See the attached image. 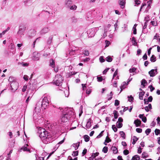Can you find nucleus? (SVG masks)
<instances>
[{
  "label": "nucleus",
  "mask_w": 160,
  "mask_h": 160,
  "mask_svg": "<svg viewBox=\"0 0 160 160\" xmlns=\"http://www.w3.org/2000/svg\"><path fill=\"white\" fill-rule=\"evenodd\" d=\"M74 113L72 109L68 108H65L63 111L61 120L63 122H68L73 118Z\"/></svg>",
  "instance_id": "nucleus-1"
},
{
  "label": "nucleus",
  "mask_w": 160,
  "mask_h": 160,
  "mask_svg": "<svg viewBox=\"0 0 160 160\" xmlns=\"http://www.w3.org/2000/svg\"><path fill=\"white\" fill-rule=\"evenodd\" d=\"M38 133L39 134V136L42 140H45L46 141L48 142L49 140V138H50L49 135H48V132L43 128H41L39 129Z\"/></svg>",
  "instance_id": "nucleus-2"
},
{
  "label": "nucleus",
  "mask_w": 160,
  "mask_h": 160,
  "mask_svg": "<svg viewBox=\"0 0 160 160\" xmlns=\"http://www.w3.org/2000/svg\"><path fill=\"white\" fill-rule=\"evenodd\" d=\"M63 81L62 76L60 75L55 76L54 79L53 80V84L58 86L62 85Z\"/></svg>",
  "instance_id": "nucleus-3"
},
{
  "label": "nucleus",
  "mask_w": 160,
  "mask_h": 160,
  "mask_svg": "<svg viewBox=\"0 0 160 160\" xmlns=\"http://www.w3.org/2000/svg\"><path fill=\"white\" fill-rule=\"evenodd\" d=\"M49 101L47 97H44L42 99L41 108L42 109H46L47 107L49 105Z\"/></svg>",
  "instance_id": "nucleus-4"
},
{
  "label": "nucleus",
  "mask_w": 160,
  "mask_h": 160,
  "mask_svg": "<svg viewBox=\"0 0 160 160\" xmlns=\"http://www.w3.org/2000/svg\"><path fill=\"white\" fill-rule=\"evenodd\" d=\"M11 89L13 92H15L18 88V83L17 82L14 81L10 83Z\"/></svg>",
  "instance_id": "nucleus-5"
},
{
  "label": "nucleus",
  "mask_w": 160,
  "mask_h": 160,
  "mask_svg": "<svg viewBox=\"0 0 160 160\" xmlns=\"http://www.w3.org/2000/svg\"><path fill=\"white\" fill-rule=\"evenodd\" d=\"M26 30V28L23 26H21L19 27V29L17 34L19 35H20L21 37L22 35H23V33Z\"/></svg>",
  "instance_id": "nucleus-6"
},
{
  "label": "nucleus",
  "mask_w": 160,
  "mask_h": 160,
  "mask_svg": "<svg viewBox=\"0 0 160 160\" xmlns=\"http://www.w3.org/2000/svg\"><path fill=\"white\" fill-rule=\"evenodd\" d=\"M50 29L48 27H45L42 28L40 31V33L41 35H43L48 32Z\"/></svg>",
  "instance_id": "nucleus-7"
},
{
  "label": "nucleus",
  "mask_w": 160,
  "mask_h": 160,
  "mask_svg": "<svg viewBox=\"0 0 160 160\" xmlns=\"http://www.w3.org/2000/svg\"><path fill=\"white\" fill-rule=\"evenodd\" d=\"M157 69H152L148 73L150 75V77H153L157 73Z\"/></svg>",
  "instance_id": "nucleus-8"
},
{
  "label": "nucleus",
  "mask_w": 160,
  "mask_h": 160,
  "mask_svg": "<svg viewBox=\"0 0 160 160\" xmlns=\"http://www.w3.org/2000/svg\"><path fill=\"white\" fill-rule=\"evenodd\" d=\"M88 33H89V36L90 37H93L95 33V30L94 29H91L89 30Z\"/></svg>",
  "instance_id": "nucleus-9"
},
{
  "label": "nucleus",
  "mask_w": 160,
  "mask_h": 160,
  "mask_svg": "<svg viewBox=\"0 0 160 160\" xmlns=\"http://www.w3.org/2000/svg\"><path fill=\"white\" fill-rule=\"evenodd\" d=\"M118 2L120 7L123 9L125 7L126 3L125 0H119Z\"/></svg>",
  "instance_id": "nucleus-10"
},
{
  "label": "nucleus",
  "mask_w": 160,
  "mask_h": 160,
  "mask_svg": "<svg viewBox=\"0 0 160 160\" xmlns=\"http://www.w3.org/2000/svg\"><path fill=\"white\" fill-rule=\"evenodd\" d=\"M28 145L27 144L26 145L22 147L21 149V150H22L24 151H28L30 152V150L29 148H28Z\"/></svg>",
  "instance_id": "nucleus-11"
},
{
  "label": "nucleus",
  "mask_w": 160,
  "mask_h": 160,
  "mask_svg": "<svg viewBox=\"0 0 160 160\" xmlns=\"http://www.w3.org/2000/svg\"><path fill=\"white\" fill-rule=\"evenodd\" d=\"M72 4V0H66L65 1V5L67 8L70 7V5Z\"/></svg>",
  "instance_id": "nucleus-12"
},
{
  "label": "nucleus",
  "mask_w": 160,
  "mask_h": 160,
  "mask_svg": "<svg viewBox=\"0 0 160 160\" xmlns=\"http://www.w3.org/2000/svg\"><path fill=\"white\" fill-rule=\"evenodd\" d=\"M134 123L135 124L136 127H138L141 125V121L140 120L137 119L134 121Z\"/></svg>",
  "instance_id": "nucleus-13"
},
{
  "label": "nucleus",
  "mask_w": 160,
  "mask_h": 160,
  "mask_svg": "<svg viewBox=\"0 0 160 160\" xmlns=\"http://www.w3.org/2000/svg\"><path fill=\"white\" fill-rule=\"evenodd\" d=\"M91 119H89L87 123V124L86 125V128L88 129H89V128H90L91 127Z\"/></svg>",
  "instance_id": "nucleus-14"
},
{
  "label": "nucleus",
  "mask_w": 160,
  "mask_h": 160,
  "mask_svg": "<svg viewBox=\"0 0 160 160\" xmlns=\"http://www.w3.org/2000/svg\"><path fill=\"white\" fill-rule=\"evenodd\" d=\"M49 62V65L52 68H54L55 67V65L54 61L52 59H51L50 60Z\"/></svg>",
  "instance_id": "nucleus-15"
},
{
  "label": "nucleus",
  "mask_w": 160,
  "mask_h": 160,
  "mask_svg": "<svg viewBox=\"0 0 160 160\" xmlns=\"http://www.w3.org/2000/svg\"><path fill=\"white\" fill-rule=\"evenodd\" d=\"M39 105H39L38 104H36V107H35L34 112L35 111L37 113L39 112L40 109Z\"/></svg>",
  "instance_id": "nucleus-16"
},
{
  "label": "nucleus",
  "mask_w": 160,
  "mask_h": 160,
  "mask_svg": "<svg viewBox=\"0 0 160 160\" xmlns=\"http://www.w3.org/2000/svg\"><path fill=\"white\" fill-rule=\"evenodd\" d=\"M145 111L148 112L149 111V109H152V105L151 104H149L148 106H146L144 108Z\"/></svg>",
  "instance_id": "nucleus-17"
},
{
  "label": "nucleus",
  "mask_w": 160,
  "mask_h": 160,
  "mask_svg": "<svg viewBox=\"0 0 160 160\" xmlns=\"http://www.w3.org/2000/svg\"><path fill=\"white\" fill-rule=\"evenodd\" d=\"M18 65H21L23 67H27L29 65V63H25L23 62H19L18 63Z\"/></svg>",
  "instance_id": "nucleus-18"
},
{
  "label": "nucleus",
  "mask_w": 160,
  "mask_h": 160,
  "mask_svg": "<svg viewBox=\"0 0 160 160\" xmlns=\"http://www.w3.org/2000/svg\"><path fill=\"white\" fill-rule=\"evenodd\" d=\"M127 84V83H126V82H123L120 87V88L121 89V92L125 88V86Z\"/></svg>",
  "instance_id": "nucleus-19"
},
{
  "label": "nucleus",
  "mask_w": 160,
  "mask_h": 160,
  "mask_svg": "<svg viewBox=\"0 0 160 160\" xmlns=\"http://www.w3.org/2000/svg\"><path fill=\"white\" fill-rule=\"evenodd\" d=\"M145 94V92H140L139 93V99L140 100H142L143 99V96Z\"/></svg>",
  "instance_id": "nucleus-20"
},
{
  "label": "nucleus",
  "mask_w": 160,
  "mask_h": 160,
  "mask_svg": "<svg viewBox=\"0 0 160 160\" xmlns=\"http://www.w3.org/2000/svg\"><path fill=\"white\" fill-rule=\"evenodd\" d=\"M53 38V36L52 35H51L49 37L47 41V42L48 44H50L52 43Z\"/></svg>",
  "instance_id": "nucleus-21"
},
{
  "label": "nucleus",
  "mask_w": 160,
  "mask_h": 160,
  "mask_svg": "<svg viewBox=\"0 0 160 160\" xmlns=\"http://www.w3.org/2000/svg\"><path fill=\"white\" fill-rule=\"evenodd\" d=\"M150 60L152 62H154L156 61V57L154 55H152L150 58Z\"/></svg>",
  "instance_id": "nucleus-22"
},
{
  "label": "nucleus",
  "mask_w": 160,
  "mask_h": 160,
  "mask_svg": "<svg viewBox=\"0 0 160 160\" xmlns=\"http://www.w3.org/2000/svg\"><path fill=\"white\" fill-rule=\"evenodd\" d=\"M82 54H84L85 56H88L89 55V53L88 50L86 49L84 50L82 52Z\"/></svg>",
  "instance_id": "nucleus-23"
},
{
  "label": "nucleus",
  "mask_w": 160,
  "mask_h": 160,
  "mask_svg": "<svg viewBox=\"0 0 160 160\" xmlns=\"http://www.w3.org/2000/svg\"><path fill=\"white\" fill-rule=\"evenodd\" d=\"M80 145V142H78L76 143H74L73 144V146L74 147L75 150H77Z\"/></svg>",
  "instance_id": "nucleus-24"
},
{
  "label": "nucleus",
  "mask_w": 160,
  "mask_h": 160,
  "mask_svg": "<svg viewBox=\"0 0 160 160\" xmlns=\"http://www.w3.org/2000/svg\"><path fill=\"white\" fill-rule=\"evenodd\" d=\"M113 114L114 118L115 119H117L118 117V112L116 110H114L113 111Z\"/></svg>",
  "instance_id": "nucleus-25"
},
{
  "label": "nucleus",
  "mask_w": 160,
  "mask_h": 160,
  "mask_svg": "<svg viewBox=\"0 0 160 160\" xmlns=\"http://www.w3.org/2000/svg\"><path fill=\"white\" fill-rule=\"evenodd\" d=\"M140 158L139 156L137 155H134L133 156L132 159V160H138L140 159Z\"/></svg>",
  "instance_id": "nucleus-26"
},
{
  "label": "nucleus",
  "mask_w": 160,
  "mask_h": 160,
  "mask_svg": "<svg viewBox=\"0 0 160 160\" xmlns=\"http://www.w3.org/2000/svg\"><path fill=\"white\" fill-rule=\"evenodd\" d=\"M138 138L136 136H133L132 138L133 142H132V144L134 145L135 143L136 142L138 141Z\"/></svg>",
  "instance_id": "nucleus-27"
},
{
  "label": "nucleus",
  "mask_w": 160,
  "mask_h": 160,
  "mask_svg": "<svg viewBox=\"0 0 160 160\" xmlns=\"http://www.w3.org/2000/svg\"><path fill=\"white\" fill-rule=\"evenodd\" d=\"M112 150L113 153L114 154H116L118 152L117 148L115 147H112Z\"/></svg>",
  "instance_id": "nucleus-28"
},
{
  "label": "nucleus",
  "mask_w": 160,
  "mask_h": 160,
  "mask_svg": "<svg viewBox=\"0 0 160 160\" xmlns=\"http://www.w3.org/2000/svg\"><path fill=\"white\" fill-rule=\"evenodd\" d=\"M84 140L86 142H88L90 138L88 135H85L84 136Z\"/></svg>",
  "instance_id": "nucleus-29"
},
{
  "label": "nucleus",
  "mask_w": 160,
  "mask_h": 160,
  "mask_svg": "<svg viewBox=\"0 0 160 160\" xmlns=\"http://www.w3.org/2000/svg\"><path fill=\"white\" fill-rule=\"evenodd\" d=\"M132 42L133 45L134 46H136L137 44V42L136 41L135 38L133 37L132 39Z\"/></svg>",
  "instance_id": "nucleus-30"
},
{
  "label": "nucleus",
  "mask_w": 160,
  "mask_h": 160,
  "mask_svg": "<svg viewBox=\"0 0 160 160\" xmlns=\"http://www.w3.org/2000/svg\"><path fill=\"white\" fill-rule=\"evenodd\" d=\"M24 3L26 5H28L32 3V0H27L24 2Z\"/></svg>",
  "instance_id": "nucleus-31"
},
{
  "label": "nucleus",
  "mask_w": 160,
  "mask_h": 160,
  "mask_svg": "<svg viewBox=\"0 0 160 160\" xmlns=\"http://www.w3.org/2000/svg\"><path fill=\"white\" fill-rule=\"evenodd\" d=\"M152 0H149L147 2V3H148V6L147 7V9H149L151 7L150 6V4L152 3Z\"/></svg>",
  "instance_id": "nucleus-32"
},
{
  "label": "nucleus",
  "mask_w": 160,
  "mask_h": 160,
  "mask_svg": "<svg viewBox=\"0 0 160 160\" xmlns=\"http://www.w3.org/2000/svg\"><path fill=\"white\" fill-rule=\"evenodd\" d=\"M112 60V58L110 56H108L106 58V60L108 62H111Z\"/></svg>",
  "instance_id": "nucleus-33"
},
{
  "label": "nucleus",
  "mask_w": 160,
  "mask_h": 160,
  "mask_svg": "<svg viewBox=\"0 0 160 160\" xmlns=\"http://www.w3.org/2000/svg\"><path fill=\"white\" fill-rule=\"evenodd\" d=\"M99 154L98 152H96V153H92V156L93 158H95L97 156H98Z\"/></svg>",
  "instance_id": "nucleus-34"
},
{
  "label": "nucleus",
  "mask_w": 160,
  "mask_h": 160,
  "mask_svg": "<svg viewBox=\"0 0 160 160\" xmlns=\"http://www.w3.org/2000/svg\"><path fill=\"white\" fill-rule=\"evenodd\" d=\"M128 101L130 102H132L134 99L133 98L132 95H130V96H128Z\"/></svg>",
  "instance_id": "nucleus-35"
},
{
  "label": "nucleus",
  "mask_w": 160,
  "mask_h": 160,
  "mask_svg": "<svg viewBox=\"0 0 160 160\" xmlns=\"http://www.w3.org/2000/svg\"><path fill=\"white\" fill-rule=\"evenodd\" d=\"M117 126L118 128H120L122 127V124L120 122H117L116 123Z\"/></svg>",
  "instance_id": "nucleus-36"
},
{
  "label": "nucleus",
  "mask_w": 160,
  "mask_h": 160,
  "mask_svg": "<svg viewBox=\"0 0 160 160\" xmlns=\"http://www.w3.org/2000/svg\"><path fill=\"white\" fill-rule=\"evenodd\" d=\"M8 81L10 83L11 82H13L16 81L15 79H14V78L12 77H10L9 78V79H8Z\"/></svg>",
  "instance_id": "nucleus-37"
},
{
  "label": "nucleus",
  "mask_w": 160,
  "mask_h": 160,
  "mask_svg": "<svg viewBox=\"0 0 160 160\" xmlns=\"http://www.w3.org/2000/svg\"><path fill=\"white\" fill-rule=\"evenodd\" d=\"M78 151H73L72 155L73 157L77 156L78 155Z\"/></svg>",
  "instance_id": "nucleus-38"
},
{
  "label": "nucleus",
  "mask_w": 160,
  "mask_h": 160,
  "mask_svg": "<svg viewBox=\"0 0 160 160\" xmlns=\"http://www.w3.org/2000/svg\"><path fill=\"white\" fill-rule=\"evenodd\" d=\"M120 134L122 137L123 139H125V133L123 131L120 132Z\"/></svg>",
  "instance_id": "nucleus-39"
},
{
  "label": "nucleus",
  "mask_w": 160,
  "mask_h": 160,
  "mask_svg": "<svg viewBox=\"0 0 160 160\" xmlns=\"http://www.w3.org/2000/svg\"><path fill=\"white\" fill-rule=\"evenodd\" d=\"M68 8H69L70 10H76L77 8V7L75 5H73L71 6H70Z\"/></svg>",
  "instance_id": "nucleus-40"
},
{
  "label": "nucleus",
  "mask_w": 160,
  "mask_h": 160,
  "mask_svg": "<svg viewBox=\"0 0 160 160\" xmlns=\"http://www.w3.org/2000/svg\"><path fill=\"white\" fill-rule=\"evenodd\" d=\"M155 132L156 135H158L160 134V129H156L155 130Z\"/></svg>",
  "instance_id": "nucleus-41"
},
{
  "label": "nucleus",
  "mask_w": 160,
  "mask_h": 160,
  "mask_svg": "<svg viewBox=\"0 0 160 160\" xmlns=\"http://www.w3.org/2000/svg\"><path fill=\"white\" fill-rule=\"evenodd\" d=\"M108 148L107 147L105 146L103 148L102 151L104 153H106L108 151Z\"/></svg>",
  "instance_id": "nucleus-42"
},
{
  "label": "nucleus",
  "mask_w": 160,
  "mask_h": 160,
  "mask_svg": "<svg viewBox=\"0 0 160 160\" xmlns=\"http://www.w3.org/2000/svg\"><path fill=\"white\" fill-rule=\"evenodd\" d=\"M151 132V129L150 128L147 129L145 131V133L147 135L149 134Z\"/></svg>",
  "instance_id": "nucleus-43"
},
{
  "label": "nucleus",
  "mask_w": 160,
  "mask_h": 160,
  "mask_svg": "<svg viewBox=\"0 0 160 160\" xmlns=\"http://www.w3.org/2000/svg\"><path fill=\"white\" fill-rule=\"evenodd\" d=\"M147 23L145 22L144 23V25L143 27V30H142V32L143 33H145L146 32L144 31V29H145L147 27Z\"/></svg>",
  "instance_id": "nucleus-44"
},
{
  "label": "nucleus",
  "mask_w": 160,
  "mask_h": 160,
  "mask_svg": "<svg viewBox=\"0 0 160 160\" xmlns=\"http://www.w3.org/2000/svg\"><path fill=\"white\" fill-rule=\"evenodd\" d=\"M64 93H65V97H68L69 94L68 91L67 89H65L64 91Z\"/></svg>",
  "instance_id": "nucleus-45"
},
{
  "label": "nucleus",
  "mask_w": 160,
  "mask_h": 160,
  "mask_svg": "<svg viewBox=\"0 0 160 160\" xmlns=\"http://www.w3.org/2000/svg\"><path fill=\"white\" fill-rule=\"evenodd\" d=\"M10 29V28L9 27H8L5 30H4L2 32V34H3V35H4Z\"/></svg>",
  "instance_id": "nucleus-46"
},
{
  "label": "nucleus",
  "mask_w": 160,
  "mask_h": 160,
  "mask_svg": "<svg viewBox=\"0 0 160 160\" xmlns=\"http://www.w3.org/2000/svg\"><path fill=\"white\" fill-rule=\"evenodd\" d=\"M112 128L115 132H116L118 130L117 128L115 125H113L112 126Z\"/></svg>",
  "instance_id": "nucleus-47"
},
{
  "label": "nucleus",
  "mask_w": 160,
  "mask_h": 160,
  "mask_svg": "<svg viewBox=\"0 0 160 160\" xmlns=\"http://www.w3.org/2000/svg\"><path fill=\"white\" fill-rule=\"evenodd\" d=\"M111 141V140L109 138L108 136V135L106 137L105 140V142H106L107 143H108Z\"/></svg>",
  "instance_id": "nucleus-48"
},
{
  "label": "nucleus",
  "mask_w": 160,
  "mask_h": 160,
  "mask_svg": "<svg viewBox=\"0 0 160 160\" xmlns=\"http://www.w3.org/2000/svg\"><path fill=\"white\" fill-rule=\"evenodd\" d=\"M99 61L101 62H103L105 61V60L104 59L103 57L101 56L99 58Z\"/></svg>",
  "instance_id": "nucleus-49"
},
{
  "label": "nucleus",
  "mask_w": 160,
  "mask_h": 160,
  "mask_svg": "<svg viewBox=\"0 0 160 160\" xmlns=\"http://www.w3.org/2000/svg\"><path fill=\"white\" fill-rule=\"evenodd\" d=\"M141 85L143 86H145V84L146 83H147V81L145 79H143L141 82Z\"/></svg>",
  "instance_id": "nucleus-50"
},
{
  "label": "nucleus",
  "mask_w": 160,
  "mask_h": 160,
  "mask_svg": "<svg viewBox=\"0 0 160 160\" xmlns=\"http://www.w3.org/2000/svg\"><path fill=\"white\" fill-rule=\"evenodd\" d=\"M136 70V69L135 68H132L129 69V71L130 73H133Z\"/></svg>",
  "instance_id": "nucleus-51"
},
{
  "label": "nucleus",
  "mask_w": 160,
  "mask_h": 160,
  "mask_svg": "<svg viewBox=\"0 0 160 160\" xmlns=\"http://www.w3.org/2000/svg\"><path fill=\"white\" fill-rule=\"evenodd\" d=\"M104 131H102L100 133L97 137V138H99L102 137L103 136V133Z\"/></svg>",
  "instance_id": "nucleus-52"
},
{
  "label": "nucleus",
  "mask_w": 160,
  "mask_h": 160,
  "mask_svg": "<svg viewBox=\"0 0 160 160\" xmlns=\"http://www.w3.org/2000/svg\"><path fill=\"white\" fill-rule=\"evenodd\" d=\"M149 20V18L148 16H147L144 18V21L145 22L148 23Z\"/></svg>",
  "instance_id": "nucleus-53"
},
{
  "label": "nucleus",
  "mask_w": 160,
  "mask_h": 160,
  "mask_svg": "<svg viewBox=\"0 0 160 160\" xmlns=\"http://www.w3.org/2000/svg\"><path fill=\"white\" fill-rule=\"evenodd\" d=\"M142 157L144 158H147V154L145 152H144L142 153Z\"/></svg>",
  "instance_id": "nucleus-54"
},
{
  "label": "nucleus",
  "mask_w": 160,
  "mask_h": 160,
  "mask_svg": "<svg viewBox=\"0 0 160 160\" xmlns=\"http://www.w3.org/2000/svg\"><path fill=\"white\" fill-rule=\"evenodd\" d=\"M119 104V101L118 100H116L115 101L114 105L115 106H118Z\"/></svg>",
  "instance_id": "nucleus-55"
},
{
  "label": "nucleus",
  "mask_w": 160,
  "mask_h": 160,
  "mask_svg": "<svg viewBox=\"0 0 160 160\" xmlns=\"http://www.w3.org/2000/svg\"><path fill=\"white\" fill-rule=\"evenodd\" d=\"M97 79L98 81L99 82H101L103 80L102 77H97Z\"/></svg>",
  "instance_id": "nucleus-56"
},
{
  "label": "nucleus",
  "mask_w": 160,
  "mask_h": 160,
  "mask_svg": "<svg viewBox=\"0 0 160 160\" xmlns=\"http://www.w3.org/2000/svg\"><path fill=\"white\" fill-rule=\"evenodd\" d=\"M69 54L71 55H74L75 54V50H72L70 51L69 52Z\"/></svg>",
  "instance_id": "nucleus-57"
},
{
  "label": "nucleus",
  "mask_w": 160,
  "mask_h": 160,
  "mask_svg": "<svg viewBox=\"0 0 160 160\" xmlns=\"http://www.w3.org/2000/svg\"><path fill=\"white\" fill-rule=\"evenodd\" d=\"M152 25L153 26H156L157 25V22H155L154 21H152L151 22Z\"/></svg>",
  "instance_id": "nucleus-58"
},
{
  "label": "nucleus",
  "mask_w": 160,
  "mask_h": 160,
  "mask_svg": "<svg viewBox=\"0 0 160 160\" xmlns=\"http://www.w3.org/2000/svg\"><path fill=\"white\" fill-rule=\"evenodd\" d=\"M105 43L106 44L105 47H106L108 46L110 43L109 41L106 40L105 41Z\"/></svg>",
  "instance_id": "nucleus-59"
},
{
  "label": "nucleus",
  "mask_w": 160,
  "mask_h": 160,
  "mask_svg": "<svg viewBox=\"0 0 160 160\" xmlns=\"http://www.w3.org/2000/svg\"><path fill=\"white\" fill-rule=\"evenodd\" d=\"M148 87L149 88H150V91L151 92H152L155 89V88L154 87H153V86L152 85L149 86Z\"/></svg>",
  "instance_id": "nucleus-60"
},
{
  "label": "nucleus",
  "mask_w": 160,
  "mask_h": 160,
  "mask_svg": "<svg viewBox=\"0 0 160 160\" xmlns=\"http://www.w3.org/2000/svg\"><path fill=\"white\" fill-rule=\"evenodd\" d=\"M123 152L125 155H126L129 153V151L128 150H124Z\"/></svg>",
  "instance_id": "nucleus-61"
},
{
  "label": "nucleus",
  "mask_w": 160,
  "mask_h": 160,
  "mask_svg": "<svg viewBox=\"0 0 160 160\" xmlns=\"http://www.w3.org/2000/svg\"><path fill=\"white\" fill-rule=\"evenodd\" d=\"M142 130L140 128H137L136 129V131L138 133H141L142 132Z\"/></svg>",
  "instance_id": "nucleus-62"
},
{
  "label": "nucleus",
  "mask_w": 160,
  "mask_h": 160,
  "mask_svg": "<svg viewBox=\"0 0 160 160\" xmlns=\"http://www.w3.org/2000/svg\"><path fill=\"white\" fill-rule=\"evenodd\" d=\"M87 150L86 149H84L83 150L82 153V156H84L87 153Z\"/></svg>",
  "instance_id": "nucleus-63"
},
{
  "label": "nucleus",
  "mask_w": 160,
  "mask_h": 160,
  "mask_svg": "<svg viewBox=\"0 0 160 160\" xmlns=\"http://www.w3.org/2000/svg\"><path fill=\"white\" fill-rule=\"evenodd\" d=\"M72 21L73 22L76 23L77 22L78 20L77 18H76L75 17H73L72 18Z\"/></svg>",
  "instance_id": "nucleus-64"
}]
</instances>
